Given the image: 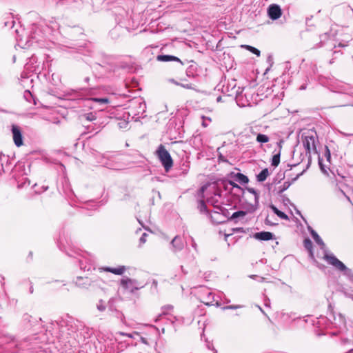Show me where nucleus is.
<instances>
[{
  "instance_id": "nucleus-1",
  "label": "nucleus",
  "mask_w": 353,
  "mask_h": 353,
  "mask_svg": "<svg viewBox=\"0 0 353 353\" xmlns=\"http://www.w3.org/2000/svg\"><path fill=\"white\" fill-rule=\"evenodd\" d=\"M156 153L165 171L168 172L173 166V160L170 153L162 144L159 146Z\"/></svg>"
},
{
  "instance_id": "nucleus-2",
  "label": "nucleus",
  "mask_w": 353,
  "mask_h": 353,
  "mask_svg": "<svg viewBox=\"0 0 353 353\" xmlns=\"http://www.w3.org/2000/svg\"><path fill=\"white\" fill-rule=\"evenodd\" d=\"M323 259L340 271H344L346 269L345 265L333 254H325Z\"/></svg>"
},
{
  "instance_id": "nucleus-3",
  "label": "nucleus",
  "mask_w": 353,
  "mask_h": 353,
  "mask_svg": "<svg viewBox=\"0 0 353 353\" xmlns=\"http://www.w3.org/2000/svg\"><path fill=\"white\" fill-rule=\"evenodd\" d=\"M12 132L14 144L17 147H21V145H23V136L20 128L17 125H12Z\"/></svg>"
},
{
  "instance_id": "nucleus-4",
  "label": "nucleus",
  "mask_w": 353,
  "mask_h": 353,
  "mask_svg": "<svg viewBox=\"0 0 353 353\" xmlns=\"http://www.w3.org/2000/svg\"><path fill=\"white\" fill-rule=\"evenodd\" d=\"M268 14L271 19L276 20L281 17L282 10L279 6L276 4H272L268 9Z\"/></svg>"
},
{
  "instance_id": "nucleus-5",
  "label": "nucleus",
  "mask_w": 353,
  "mask_h": 353,
  "mask_svg": "<svg viewBox=\"0 0 353 353\" xmlns=\"http://www.w3.org/2000/svg\"><path fill=\"white\" fill-rule=\"evenodd\" d=\"M303 144L307 153L310 154L312 151H316L315 138L314 136H306L303 140Z\"/></svg>"
},
{
  "instance_id": "nucleus-6",
  "label": "nucleus",
  "mask_w": 353,
  "mask_h": 353,
  "mask_svg": "<svg viewBox=\"0 0 353 353\" xmlns=\"http://www.w3.org/2000/svg\"><path fill=\"white\" fill-rule=\"evenodd\" d=\"M91 285V280L88 277H78L75 285L81 288H87Z\"/></svg>"
},
{
  "instance_id": "nucleus-7",
  "label": "nucleus",
  "mask_w": 353,
  "mask_h": 353,
  "mask_svg": "<svg viewBox=\"0 0 353 353\" xmlns=\"http://www.w3.org/2000/svg\"><path fill=\"white\" fill-rule=\"evenodd\" d=\"M157 60L159 61H163V62L177 61V62H180L181 63H182V61L180 60V59H179L178 57H175V56H172V55H158L157 57Z\"/></svg>"
},
{
  "instance_id": "nucleus-8",
  "label": "nucleus",
  "mask_w": 353,
  "mask_h": 353,
  "mask_svg": "<svg viewBox=\"0 0 353 353\" xmlns=\"http://www.w3.org/2000/svg\"><path fill=\"white\" fill-rule=\"evenodd\" d=\"M254 236L259 240L268 241L272 239L273 234L270 232H261L256 233Z\"/></svg>"
},
{
  "instance_id": "nucleus-9",
  "label": "nucleus",
  "mask_w": 353,
  "mask_h": 353,
  "mask_svg": "<svg viewBox=\"0 0 353 353\" xmlns=\"http://www.w3.org/2000/svg\"><path fill=\"white\" fill-rule=\"evenodd\" d=\"M121 284L123 288L129 290L132 292L137 290V288L134 287L133 281L130 279H122Z\"/></svg>"
},
{
  "instance_id": "nucleus-10",
  "label": "nucleus",
  "mask_w": 353,
  "mask_h": 353,
  "mask_svg": "<svg viewBox=\"0 0 353 353\" xmlns=\"http://www.w3.org/2000/svg\"><path fill=\"white\" fill-rule=\"evenodd\" d=\"M304 248L309 252L311 259H314V255L312 251L313 243L310 239H305L303 241Z\"/></svg>"
},
{
  "instance_id": "nucleus-11",
  "label": "nucleus",
  "mask_w": 353,
  "mask_h": 353,
  "mask_svg": "<svg viewBox=\"0 0 353 353\" xmlns=\"http://www.w3.org/2000/svg\"><path fill=\"white\" fill-rule=\"evenodd\" d=\"M172 245L176 250H181L183 248V243L178 236H176L171 242Z\"/></svg>"
},
{
  "instance_id": "nucleus-12",
  "label": "nucleus",
  "mask_w": 353,
  "mask_h": 353,
  "mask_svg": "<svg viewBox=\"0 0 353 353\" xmlns=\"http://www.w3.org/2000/svg\"><path fill=\"white\" fill-rule=\"evenodd\" d=\"M103 270L106 272H112L117 275H121L125 272V268L124 266H120L117 268H104Z\"/></svg>"
},
{
  "instance_id": "nucleus-13",
  "label": "nucleus",
  "mask_w": 353,
  "mask_h": 353,
  "mask_svg": "<svg viewBox=\"0 0 353 353\" xmlns=\"http://www.w3.org/2000/svg\"><path fill=\"white\" fill-rule=\"evenodd\" d=\"M281 143H282V141H280L279 143V146L280 148V150L277 154H275L274 155H273L272 159V165L274 167H277L280 163L281 150L282 148Z\"/></svg>"
},
{
  "instance_id": "nucleus-14",
  "label": "nucleus",
  "mask_w": 353,
  "mask_h": 353,
  "mask_svg": "<svg viewBox=\"0 0 353 353\" xmlns=\"http://www.w3.org/2000/svg\"><path fill=\"white\" fill-rule=\"evenodd\" d=\"M270 208L272 210V211L281 219L283 220H289L288 216L285 214L284 212H281V210H278V208L274 206V205H271Z\"/></svg>"
},
{
  "instance_id": "nucleus-15",
  "label": "nucleus",
  "mask_w": 353,
  "mask_h": 353,
  "mask_svg": "<svg viewBox=\"0 0 353 353\" xmlns=\"http://www.w3.org/2000/svg\"><path fill=\"white\" fill-rule=\"evenodd\" d=\"M234 177L236 181L243 184H246L249 182L248 177L242 173L239 172L236 174H234Z\"/></svg>"
},
{
  "instance_id": "nucleus-16",
  "label": "nucleus",
  "mask_w": 353,
  "mask_h": 353,
  "mask_svg": "<svg viewBox=\"0 0 353 353\" xmlns=\"http://www.w3.org/2000/svg\"><path fill=\"white\" fill-rule=\"evenodd\" d=\"M290 183L289 181L284 182L282 185L278 186L275 191L278 195H281L284 191L289 188Z\"/></svg>"
},
{
  "instance_id": "nucleus-17",
  "label": "nucleus",
  "mask_w": 353,
  "mask_h": 353,
  "mask_svg": "<svg viewBox=\"0 0 353 353\" xmlns=\"http://www.w3.org/2000/svg\"><path fill=\"white\" fill-rule=\"evenodd\" d=\"M269 175V171L267 168L263 169L259 174L256 175L257 181L263 182L266 180Z\"/></svg>"
},
{
  "instance_id": "nucleus-18",
  "label": "nucleus",
  "mask_w": 353,
  "mask_h": 353,
  "mask_svg": "<svg viewBox=\"0 0 353 353\" xmlns=\"http://www.w3.org/2000/svg\"><path fill=\"white\" fill-rule=\"evenodd\" d=\"M241 47L245 48L246 50H249L250 52H252L253 54H256L258 57H259L261 54V52L259 50L251 46L242 45Z\"/></svg>"
},
{
  "instance_id": "nucleus-19",
  "label": "nucleus",
  "mask_w": 353,
  "mask_h": 353,
  "mask_svg": "<svg viewBox=\"0 0 353 353\" xmlns=\"http://www.w3.org/2000/svg\"><path fill=\"white\" fill-rule=\"evenodd\" d=\"M256 140L259 143H268L270 139L265 134H258L257 136H256Z\"/></svg>"
},
{
  "instance_id": "nucleus-20",
  "label": "nucleus",
  "mask_w": 353,
  "mask_h": 353,
  "mask_svg": "<svg viewBox=\"0 0 353 353\" xmlns=\"http://www.w3.org/2000/svg\"><path fill=\"white\" fill-rule=\"evenodd\" d=\"M246 215V212L245 211H237V212H234L231 217L230 218V220H232V219H236L238 217H243Z\"/></svg>"
},
{
  "instance_id": "nucleus-21",
  "label": "nucleus",
  "mask_w": 353,
  "mask_h": 353,
  "mask_svg": "<svg viewBox=\"0 0 353 353\" xmlns=\"http://www.w3.org/2000/svg\"><path fill=\"white\" fill-rule=\"evenodd\" d=\"M92 100L101 103H108L110 101L108 98H92Z\"/></svg>"
},
{
  "instance_id": "nucleus-22",
  "label": "nucleus",
  "mask_w": 353,
  "mask_h": 353,
  "mask_svg": "<svg viewBox=\"0 0 353 353\" xmlns=\"http://www.w3.org/2000/svg\"><path fill=\"white\" fill-rule=\"evenodd\" d=\"M199 208L201 212H207V205L203 201L199 202Z\"/></svg>"
},
{
  "instance_id": "nucleus-23",
  "label": "nucleus",
  "mask_w": 353,
  "mask_h": 353,
  "mask_svg": "<svg viewBox=\"0 0 353 353\" xmlns=\"http://www.w3.org/2000/svg\"><path fill=\"white\" fill-rule=\"evenodd\" d=\"M85 117L88 121H94L96 119L95 116L92 112L85 114Z\"/></svg>"
},
{
  "instance_id": "nucleus-24",
  "label": "nucleus",
  "mask_w": 353,
  "mask_h": 353,
  "mask_svg": "<svg viewBox=\"0 0 353 353\" xmlns=\"http://www.w3.org/2000/svg\"><path fill=\"white\" fill-rule=\"evenodd\" d=\"M239 305H228L223 307V310H233V309H237L239 308Z\"/></svg>"
},
{
  "instance_id": "nucleus-25",
  "label": "nucleus",
  "mask_w": 353,
  "mask_h": 353,
  "mask_svg": "<svg viewBox=\"0 0 353 353\" xmlns=\"http://www.w3.org/2000/svg\"><path fill=\"white\" fill-rule=\"evenodd\" d=\"M228 183H229L231 186H232V188H238V189H240V188H240V186H239L238 184H236L235 182H234V181H228Z\"/></svg>"
},
{
  "instance_id": "nucleus-26",
  "label": "nucleus",
  "mask_w": 353,
  "mask_h": 353,
  "mask_svg": "<svg viewBox=\"0 0 353 353\" xmlns=\"http://www.w3.org/2000/svg\"><path fill=\"white\" fill-rule=\"evenodd\" d=\"M148 236V234L144 233L140 238V241L143 243H144L146 241V237Z\"/></svg>"
},
{
  "instance_id": "nucleus-27",
  "label": "nucleus",
  "mask_w": 353,
  "mask_h": 353,
  "mask_svg": "<svg viewBox=\"0 0 353 353\" xmlns=\"http://www.w3.org/2000/svg\"><path fill=\"white\" fill-rule=\"evenodd\" d=\"M248 191L251 193H252L253 194H254L255 196L257 195V193L253 189V188H249L248 189Z\"/></svg>"
},
{
  "instance_id": "nucleus-28",
  "label": "nucleus",
  "mask_w": 353,
  "mask_h": 353,
  "mask_svg": "<svg viewBox=\"0 0 353 353\" xmlns=\"http://www.w3.org/2000/svg\"><path fill=\"white\" fill-rule=\"evenodd\" d=\"M232 234H233L232 232L229 233V234L225 233V234H224V236H225V241H227V239H228V236H230L232 235Z\"/></svg>"
},
{
  "instance_id": "nucleus-29",
  "label": "nucleus",
  "mask_w": 353,
  "mask_h": 353,
  "mask_svg": "<svg viewBox=\"0 0 353 353\" xmlns=\"http://www.w3.org/2000/svg\"><path fill=\"white\" fill-rule=\"evenodd\" d=\"M241 228H232V232L240 231Z\"/></svg>"
},
{
  "instance_id": "nucleus-30",
  "label": "nucleus",
  "mask_w": 353,
  "mask_h": 353,
  "mask_svg": "<svg viewBox=\"0 0 353 353\" xmlns=\"http://www.w3.org/2000/svg\"><path fill=\"white\" fill-rule=\"evenodd\" d=\"M313 236L314 237V239H319V236H318V234H316V233H313Z\"/></svg>"
},
{
  "instance_id": "nucleus-31",
  "label": "nucleus",
  "mask_w": 353,
  "mask_h": 353,
  "mask_svg": "<svg viewBox=\"0 0 353 353\" xmlns=\"http://www.w3.org/2000/svg\"><path fill=\"white\" fill-rule=\"evenodd\" d=\"M313 236L314 237V239H319V236H318V234H316V233H313Z\"/></svg>"
},
{
  "instance_id": "nucleus-32",
  "label": "nucleus",
  "mask_w": 353,
  "mask_h": 353,
  "mask_svg": "<svg viewBox=\"0 0 353 353\" xmlns=\"http://www.w3.org/2000/svg\"><path fill=\"white\" fill-rule=\"evenodd\" d=\"M313 236L314 237V239H319V236H318V234H316V233H313Z\"/></svg>"
},
{
  "instance_id": "nucleus-33",
  "label": "nucleus",
  "mask_w": 353,
  "mask_h": 353,
  "mask_svg": "<svg viewBox=\"0 0 353 353\" xmlns=\"http://www.w3.org/2000/svg\"><path fill=\"white\" fill-rule=\"evenodd\" d=\"M183 86L184 88H191V87H190V86H189L188 85H186V86H185V85H183Z\"/></svg>"
},
{
  "instance_id": "nucleus-34",
  "label": "nucleus",
  "mask_w": 353,
  "mask_h": 353,
  "mask_svg": "<svg viewBox=\"0 0 353 353\" xmlns=\"http://www.w3.org/2000/svg\"><path fill=\"white\" fill-rule=\"evenodd\" d=\"M221 97H218V98H217V101H221Z\"/></svg>"
}]
</instances>
